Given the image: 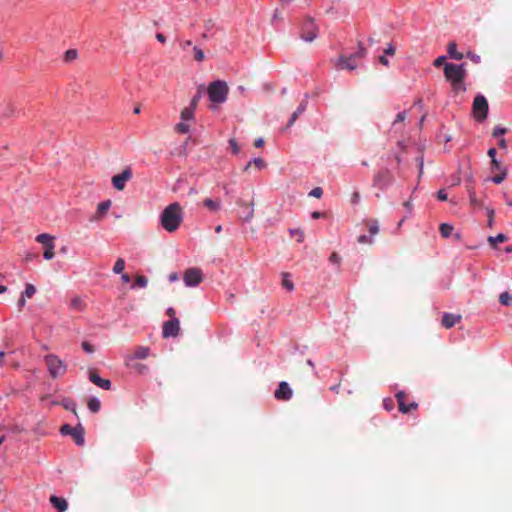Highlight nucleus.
Listing matches in <instances>:
<instances>
[{
	"instance_id": "46",
	"label": "nucleus",
	"mask_w": 512,
	"mask_h": 512,
	"mask_svg": "<svg viewBox=\"0 0 512 512\" xmlns=\"http://www.w3.org/2000/svg\"><path fill=\"white\" fill-rule=\"evenodd\" d=\"M450 83H451L452 89L455 92H459V91L464 92L466 90V87L464 86L463 82H450Z\"/></svg>"
},
{
	"instance_id": "32",
	"label": "nucleus",
	"mask_w": 512,
	"mask_h": 512,
	"mask_svg": "<svg viewBox=\"0 0 512 512\" xmlns=\"http://www.w3.org/2000/svg\"><path fill=\"white\" fill-rule=\"evenodd\" d=\"M181 119L184 120V121H187V120H192L194 118V109L191 108V107H185L182 111H181V115H180Z\"/></svg>"
},
{
	"instance_id": "40",
	"label": "nucleus",
	"mask_w": 512,
	"mask_h": 512,
	"mask_svg": "<svg viewBox=\"0 0 512 512\" xmlns=\"http://www.w3.org/2000/svg\"><path fill=\"white\" fill-rule=\"evenodd\" d=\"M54 247L55 245H48L45 247V250H44V253H43V257L46 259V260H50L54 257Z\"/></svg>"
},
{
	"instance_id": "50",
	"label": "nucleus",
	"mask_w": 512,
	"mask_h": 512,
	"mask_svg": "<svg viewBox=\"0 0 512 512\" xmlns=\"http://www.w3.org/2000/svg\"><path fill=\"white\" fill-rule=\"evenodd\" d=\"M322 194H323V190L320 187H316V188L312 189L309 193L310 196L315 197V198H320L322 196Z\"/></svg>"
},
{
	"instance_id": "60",
	"label": "nucleus",
	"mask_w": 512,
	"mask_h": 512,
	"mask_svg": "<svg viewBox=\"0 0 512 512\" xmlns=\"http://www.w3.org/2000/svg\"><path fill=\"white\" fill-rule=\"evenodd\" d=\"M360 200V194L359 192H354L351 196V203L352 204H357Z\"/></svg>"
},
{
	"instance_id": "43",
	"label": "nucleus",
	"mask_w": 512,
	"mask_h": 512,
	"mask_svg": "<svg viewBox=\"0 0 512 512\" xmlns=\"http://www.w3.org/2000/svg\"><path fill=\"white\" fill-rule=\"evenodd\" d=\"M63 407L66 409V410H70L72 411L75 415L77 414L76 413V404L74 401L72 400H65L63 402Z\"/></svg>"
},
{
	"instance_id": "1",
	"label": "nucleus",
	"mask_w": 512,
	"mask_h": 512,
	"mask_svg": "<svg viewBox=\"0 0 512 512\" xmlns=\"http://www.w3.org/2000/svg\"><path fill=\"white\" fill-rule=\"evenodd\" d=\"M183 221V212L179 203L174 202L168 205L160 216L162 227L167 232L176 231Z\"/></svg>"
},
{
	"instance_id": "17",
	"label": "nucleus",
	"mask_w": 512,
	"mask_h": 512,
	"mask_svg": "<svg viewBox=\"0 0 512 512\" xmlns=\"http://www.w3.org/2000/svg\"><path fill=\"white\" fill-rule=\"evenodd\" d=\"M237 204L240 207L244 208V214H245L244 215V220L245 221H250L253 218V216H254V210H253L254 203L253 202L246 203V202H244L242 200H239L237 202Z\"/></svg>"
},
{
	"instance_id": "53",
	"label": "nucleus",
	"mask_w": 512,
	"mask_h": 512,
	"mask_svg": "<svg viewBox=\"0 0 512 512\" xmlns=\"http://www.w3.org/2000/svg\"><path fill=\"white\" fill-rule=\"evenodd\" d=\"M82 348H83V350H84L85 352H87V353H93V352H94V347H93V345H91V344H90L89 342H87V341H84V342L82 343Z\"/></svg>"
},
{
	"instance_id": "10",
	"label": "nucleus",
	"mask_w": 512,
	"mask_h": 512,
	"mask_svg": "<svg viewBox=\"0 0 512 512\" xmlns=\"http://www.w3.org/2000/svg\"><path fill=\"white\" fill-rule=\"evenodd\" d=\"M395 397H396V400L398 403L399 411L404 414L409 413L418 408V404L416 402H411V403L407 404V402H406L407 395L403 391L398 392L395 395Z\"/></svg>"
},
{
	"instance_id": "21",
	"label": "nucleus",
	"mask_w": 512,
	"mask_h": 512,
	"mask_svg": "<svg viewBox=\"0 0 512 512\" xmlns=\"http://www.w3.org/2000/svg\"><path fill=\"white\" fill-rule=\"evenodd\" d=\"M35 240L38 243L43 244L45 247L48 246V245H53L54 244V242H53L54 237L51 236L50 234H47V233H42V234L37 235Z\"/></svg>"
},
{
	"instance_id": "11",
	"label": "nucleus",
	"mask_w": 512,
	"mask_h": 512,
	"mask_svg": "<svg viewBox=\"0 0 512 512\" xmlns=\"http://www.w3.org/2000/svg\"><path fill=\"white\" fill-rule=\"evenodd\" d=\"M132 178V172L130 168H126L122 173L114 175L112 177L113 186L122 191L125 188L126 182Z\"/></svg>"
},
{
	"instance_id": "30",
	"label": "nucleus",
	"mask_w": 512,
	"mask_h": 512,
	"mask_svg": "<svg viewBox=\"0 0 512 512\" xmlns=\"http://www.w3.org/2000/svg\"><path fill=\"white\" fill-rule=\"evenodd\" d=\"M439 230H440V234L442 235V237L448 238L451 236L454 228H453V226H451L447 223H442L439 227Z\"/></svg>"
},
{
	"instance_id": "44",
	"label": "nucleus",
	"mask_w": 512,
	"mask_h": 512,
	"mask_svg": "<svg viewBox=\"0 0 512 512\" xmlns=\"http://www.w3.org/2000/svg\"><path fill=\"white\" fill-rule=\"evenodd\" d=\"M175 129L179 133L186 134L189 132L190 127L188 124L181 122L176 125Z\"/></svg>"
},
{
	"instance_id": "5",
	"label": "nucleus",
	"mask_w": 512,
	"mask_h": 512,
	"mask_svg": "<svg viewBox=\"0 0 512 512\" xmlns=\"http://www.w3.org/2000/svg\"><path fill=\"white\" fill-rule=\"evenodd\" d=\"M466 74L463 64L446 63L444 65V76L449 82H464Z\"/></svg>"
},
{
	"instance_id": "16",
	"label": "nucleus",
	"mask_w": 512,
	"mask_h": 512,
	"mask_svg": "<svg viewBox=\"0 0 512 512\" xmlns=\"http://www.w3.org/2000/svg\"><path fill=\"white\" fill-rule=\"evenodd\" d=\"M460 320H461V315H456V314H452V313H444V315L442 317V325L445 328L450 329L455 324L460 322Z\"/></svg>"
},
{
	"instance_id": "64",
	"label": "nucleus",
	"mask_w": 512,
	"mask_h": 512,
	"mask_svg": "<svg viewBox=\"0 0 512 512\" xmlns=\"http://www.w3.org/2000/svg\"><path fill=\"white\" fill-rule=\"evenodd\" d=\"M264 145V139L263 138H257L255 141H254V146L256 148H260Z\"/></svg>"
},
{
	"instance_id": "20",
	"label": "nucleus",
	"mask_w": 512,
	"mask_h": 512,
	"mask_svg": "<svg viewBox=\"0 0 512 512\" xmlns=\"http://www.w3.org/2000/svg\"><path fill=\"white\" fill-rule=\"evenodd\" d=\"M111 206V201L106 200L98 204L97 212H96V219H101L106 212L109 210Z\"/></svg>"
},
{
	"instance_id": "61",
	"label": "nucleus",
	"mask_w": 512,
	"mask_h": 512,
	"mask_svg": "<svg viewBox=\"0 0 512 512\" xmlns=\"http://www.w3.org/2000/svg\"><path fill=\"white\" fill-rule=\"evenodd\" d=\"M291 233L294 235H297V239L299 242L303 241V238H304V234L301 230H292Z\"/></svg>"
},
{
	"instance_id": "62",
	"label": "nucleus",
	"mask_w": 512,
	"mask_h": 512,
	"mask_svg": "<svg viewBox=\"0 0 512 512\" xmlns=\"http://www.w3.org/2000/svg\"><path fill=\"white\" fill-rule=\"evenodd\" d=\"M25 304H26V299H25V297H23L21 295V297L18 299V302H17V306H18L19 310H22V308L25 306Z\"/></svg>"
},
{
	"instance_id": "22",
	"label": "nucleus",
	"mask_w": 512,
	"mask_h": 512,
	"mask_svg": "<svg viewBox=\"0 0 512 512\" xmlns=\"http://www.w3.org/2000/svg\"><path fill=\"white\" fill-rule=\"evenodd\" d=\"M17 116V109L14 104L7 103L2 111V117L4 118H10Z\"/></svg>"
},
{
	"instance_id": "42",
	"label": "nucleus",
	"mask_w": 512,
	"mask_h": 512,
	"mask_svg": "<svg viewBox=\"0 0 512 512\" xmlns=\"http://www.w3.org/2000/svg\"><path fill=\"white\" fill-rule=\"evenodd\" d=\"M147 283H148L147 278L142 276V275H138L135 278V285L138 286V287L144 288V287L147 286Z\"/></svg>"
},
{
	"instance_id": "28",
	"label": "nucleus",
	"mask_w": 512,
	"mask_h": 512,
	"mask_svg": "<svg viewBox=\"0 0 512 512\" xmlns=\"http://www.w3.org/2000/svg\"><path fill=\"white\" fill-rule=\"evenodd\" d=\"M306 109V103H301L297 110L291 115V118L288 122V126H292L296 119L299 117L300 114H302Z\"/></svg>"
},
{
	"instance_id": "51",
	"label": "nucleus",
	"mask_w": 512,
	"mask_h": 512,
	"mask_svg": "<svg viewBox=\"0 0 512 512\" xmlns=\"http://www.w3.org/2000/svg\"><path fill=\"white\" fill-rule=\"evenodd\" d=\"M200 98H201V94L200 93H197L192 99H191V102H190V105L189 107L193 108L194 110L196 109L199 101H200Z\"/></svg>"
},
{
	"instance_id": "57",
	"label": "nucleus",
	"mask_w": 512,
	"mask_h": 512,
	"mask_svg": "<svg viewBox=\"0 0 512 512\" xmlns=\"http://www.w3.org/2000/svg\"><path fill=\"white\" fill-rule=\"evenodd\" d=\"M437 199L440 201H446L447 200V193L444 190H439L437 192Z\"/></svg>"
},
{
	"instance_id": "37",
	"label": "nucleus",
	"mask_w": 512,
	"mask_h": 512,
	"mask_svg": "<svg viewBox=\"0 0 512 512\" xmlns=\"http://www.w3.org/2000/svg\"><path fill=\"white\" fill-rule=\"evenodd\" d=\"M469 201H470L471 206H473V207H481L482 206V203L476 197V193L474 190H469Z\"/></svg>"
},
{
	"instance_id": "4",
	"label": "nucleus",
	"mask_w": 512,
	"mask_h": 512,
	"mask_svg": "<svg viewBox=\"0 0 512 512\" xmlns=\"http://www.w3.org/2000/svg\"><path fill=\"white\" fill-rule=\"evenodd\" d=\"M45 363L52 378H58L67 371V365L54 354L47 355L45 357Z\"/></svg>"
},
{
	"instance_id": "41",
	"label": "nucleus",
	"mask_w": 512,
	"mask_h": 512,
	"mask_svg": "<svg viewBox=\"0 0 512 512\" xmlns=\"http://www.w3.org/2000/svg\"><path fill=\"white\" fill-rule=\"evenodd\" d=\"M132 369L137 372L138 374H144L148 371V367L141 363H136L132 365Z\"/></svg>"
},
{
	"instance_id": "38",
	"label": "nucleus",
	"mask_w": 512,
	"mask_h": 512,
	"mask_svg": "<svg viewBox=\"0 0 512 512\" xmlns=\"http://www.w3.org/2000/svg\"><path fill=\"white\" fill-rule=\"evenodd\" d=\"M36 293V288L32 284H27L22 296L25 298H32Z\"/></svg>"
},
{
	"instance_id": "2",
	"label": "nucleus",
	"mask_w": 512,
	"mask_h": 512,
	"mask_svg": "<svg viewBox=\"0 0 512 512\" xmlns=\"http://www.w3.org/2000/svg\"><path fill=\"white\" fill-rule=\"evenodd\" d=\"M207 92L213 103L220 104L226 101L229 88L225 81L217 80L209 84Z\"/></svg>"
},
{
	"instance_id": "45",
	"label": "nucleus",
	"mask_w": 512,
	"mask_h": 512,
	"mask_svg": "<svg viewBox=\"0 0 512 512\" xmlns=\"http://www.w3.org/2000/svg\"><path fill=\"white\" fill-rule=\"evenodd\" d=\"M194 58L196 61H203L204 59V52L202 49L198 47H194Z\"/></svg>"
},
{
	"instance_id": "26",
	"label": "nucleus",
	"mask_w": 512,
	"mask_h": 512,
	"mask_svg": "<svg viewBox=\"0 0 512 512\" xmlns=\"http://www.w3.org/2000/svg\"><path fill=\"white\" fill-rule=\"evenodd\" d=\"M368 231L371 235H376L379 232V225L376 219H370L365 222Z\"/></svg>"
},
{
	"instance_id": "55",
	"label": "nucleus",
	"mask_w": 512,
	"mask_h": 512,
	"mask_svg": "<svg viewBox=\"0 0 512 512\" xmlns=\"http://www.w3.org/2000/svg\"><path fill=\"white\" fill-rule=\"evenodd\" d=\"M329 260H330L331 263L339 264L340 261H341V257L336 252H333L331 254Z\"/></svg>"
},
{
	"instance_id": "35",
	"label": "nucleus",
	"mask_w": 512,
	"mask_h": 512,
	"mask_svg": "<svg viewBox=\"0 0 512 512\" xmlns=\"http://www.w3.org/2000/svg\"><path fill=\"white\" fill-rule=\"evenodd\" d=\"M500 173L493 176L492 177V181L495 183V184H500L502 183L506 176H507V168H503L501 171H499Z\"/></svg>"
},
{
	"instance_id": "31",
	"label": "nucleus",
	"mask_w": 512,
	"mask_h": 512,
	"mask_svg": "<svg viewBox=\"0 0 512 512\" xmlns=\"http://www.w3.org/2000/svg\"><path fill=\"white\" fill-rule=\"evenodd\" d=\"M507 239L508 238H507V236L505 234L500 233V234H498L495 237L490 236L488 238V242L490 243V245L492 247H496L497 243L505 242V241H507Z\"/></svg>"
},
{
	"instance_id": "13",
	"label": "nucleus",
	"mask_w": 512,
	"mask_h": 512,
	"mask_svg": "<svg viewBox=\"0 0 512 512\" xmlns=\"http://www.w3.org/2000/svg\"><path fill=\"white\" fill-rule=\"evenodd\" d=\"M293 391L289 387L288 383L282 381L279 383L278 388L276 389L274 396L277 400L288 401L292 398Z\"/></svg>"
},
{
	"instance_id": "48",
	"label": "nucleus",
	"mask_w": 512,
	"mask_h": 512,
	"mask_svg": "<svg viewBox=\"0 0 512 512\" xmlns=\"http://www.w3.org/2000/svg\"><path fill=\"white\" fill-rule=\"evenodd\" d=\"M507 132L506 128L496 126L492 132L493 137H499L501 135H504Z\"/></svg>"
},
{
	"instance_id": "33",
	"label": "nucleus",
	"mask_w": 512,
	"mask_h": 512,
	"mask_svg": "<svg viewBox=\"0 0 512 512\" xmlns=\"http://www.w3.org/2000/svg\"><path fill=\"white\" fill-rule=\"evenodd\" d=\"M290 275L289 273H283V279H282V286L288 290V291H292L294 289V284L293 282L290 280Z\"/></svg>"
},
{
	"instance_id": "27",
	"label": "nucleus",
	"mask_w": 512,
	"mask_h": 512,
	"mask_svg": "<svg viewBox=\"0 0 512 512\" xmlns=\"http://www.w3.org/2000/svg\"><path fill=\"white\" fill-rule=\"evenodd\" d=\"M254 165L257 169L261 170L263 168H265L266 166V163L264 162V160L262 158H255L253 159L252 161L248 162L247 165L245 166L244 168V171H247L251 165Z\"/></svg>"
},
{
	"instance_id": "14",
	"label": "nucleus",
	"mask_w": 512,
	"mask_h": 512,
	"mask_svg": "<svg viewBox=\"0 0 512 512\" xmlns=\"http://www.w3.org/2000/svg\"><path fill=\"white\" fill-rule=\"evenodd\" d=\"M89 379L93 384H95L96 386H98L104 390L111 389L110 380L101 378L95 369H91L89 371Z\"/></svg>"
},
{
	"instance_id": "7",
	"label": "nucleus",
	"mask_w": 512,
	"mask_h": 512,
	"mask_svg": "<svg viewBox=\"0 0 512 512\" xmlns=\"http://www.w3.org/2000/svg\"><path fill=\"white\" fill-rule=\"evenodd\" d=\"M394 181V176L388 168H382L373 177V186L383 191Z\"/></svg>"
},
{
	"instance_id": "6",
	"label": "nucleus",
	"mask_w": 512,
	"mask_h": 512,
	"mask_svg": "<svg viewBox=\"0 0 512 512\" xmlns=\"http://www.w3.org/2000/svg\"><path fill=\"white\" fill-rule=\"evenodd\" d=\"M488 109L489 105L486 98L481 94L477 95L472 105L474 118L479 122L484 121L487 118Z\"/></svg>"
},
{
	"instance_id": "59",
	"label": "nucleus",
	"mask_w": 512,
	"mask_h": 512,
	"mask_svg": "<svg viewBox=\"0 0 512 512\" xmlns=\"http://www.w3.org/2000/svg\"><path fill=\"white\" fill-rule=\"evenodd\" d=\"M488 214V226L491 227L493 225V217H494V211L492 209L487 210Z\"/></svg>"
},
{
	"instance_id": "58",
	"label": "nucleus",
	"mask_w": 512,
	"mask_h": 512,
	"mask_svg": "<svg viewBox=\"0 0 512 512\" xmlns=\"http://www.w3.org/2000/svg\"><path fill=\"white\" fill-rule=\"evenodd\" d=\"M492 168L498 171H501L504 167H502L497 159L491 160Z\"/></svg>"
},
{
	"instance_id": "36",
	"label": "nucleus",
	"mask_w": 512,
	"mask_h": 512,
	"mask_svg": "<svg viewBox=\"0 0 512 512\" xmlns=\"http://www.w3.org/2000/svg\"><path fill=\"white\" fill-rule=\"evenodd\" d=\"M125 269V261L124 259L122 258H119L115 264H114V267H113V272L115 274H120L123 272V270Z\"/></svg>"
},
{
	"instance_id": "56",
	"label": "nucleus",
	"mask_w": 512,
	"mask_h": 512,
	"mask_svg": "<svg viewBox=\"0 0 512 512\" xmlns=\"http://www.w3.org/2000/svg\"><path fill=\"white\" fill-rule=\"evenodd\" d=\"M385 55L393 56L395 54V47L392 44H389L388 47L384 50Z\"/></svg>"
},
{
	"instance_id": "47",
	"label": "nucleus",
	"mask_w": 512,
	"mask_h": 512,
	"mask_svg": "<svg viewBox=\"0 0 512 512\" xmlns=\"http://www.w3.org/2000/svg\"><path fill=\"white\" fill-rule=\"evenodd\" d=\"M77 57V51L74 49L67 50L65 53V59L66 61H72L76 59Z\"/></svg>"
},
{
	"instance_id": "52",
	"label": "nucleus",
	"mask_w": 512,
	"mask_h": 512,
	"mask_svg": "<svg viewBox=\"0 0 512 512\" xmlns=\"http://www.w3.org/2000/svg\"><path fill=\"white\" fill-rule=\"evenodd\" d=\"M229 144H230V146H231V148H232L233 153H234V154H238V153H239V151H240V147H239V145L237 144L236 140H235L234 138L230 139V140H229Z\"/></svg>"
},
{
	"instance_id": "3",
	"label": "nucleus",
	"mask_w": 512,
	"mask_h": 512,
	"mask_svg": "<svg viewBox=\"0 0 512 512\" xmlns=\"http://www.w3.org/2000/svg\"><path fill=\"white\" fill-rule=\"evenodd\" d=\"M319 34V27L314 19L306 16L301 24L299 37L305 42L312 43Z\"/></svg>"
},
{
	"instance_id": "9",
	"label": "nucleus",
	"mask_w": 512,
	"mask_h": 512,
	"mask_svg": "<svg viewBox=\"0 0 512 512\" xmlns=\"http://www.w3.org/2000/svg\"><path fill=\"white\" fill-rule=\"evenodd\" d=\"M183 281L186 286H197L203 281V273L198 268H189L184 272Z\"/></svg>"
},
{
	"instance_id": "23",
	"label": "nucleus",
	"mask_w": 512,
	"mask_h": 512,
	"mask_svg": "<svg viewBox=\"0 0 512 512\" xmlns=\"http://www.w3.org/2000/svg\"><path fill=\"white\" fill-rule=\"evenodd\" d=\"M150 349L148 347L139 346L134 350L133 357L136 359H145L149 356Z\"/></svg>"
},
{
	"instance_id": "49",
	"label": "nucleus",
	"mask_w": 512,
	"mask_h": 512,
	"mask_svg": "<svg viewBox=\"0 0 512 512\" xmlns=\"http://www.w3.org/2000/svg\"><path fill=\"white\" fill-rule=\"evenodd\" d=\"M357 241L358 243L360 244H372L373 243V240L372 238L366 236V235H360L358 238H357Z\"/></svg>"
},
{
	"instance_id": "29",
	"label": "nucleus",
	"mask_w": 512,
	"mask_h": 512,
	"mask_svg": "<svg viewBox=\"0 0 512 512\" xmlns=\"http://www.w3.org/2000/svg\"><path fill=\"white\" fill-rule=\"evenodd\" d=\"M87 406L91 412L97 413L100 410L101 403L97 398H90L88 400Z\"/></svg>"
},
{
	"instance_id": "34",
	"label": "nucleus",
	"mask_w": 512,
	"mask_h": 512,
	"mask_svg": "<svg viewBox=\"0 0 512 512\" xmlns=\"http://www.w3.org/2000/svg\"><path fill=\"white\" fill-rule=\"evenodd\" d=\"M499 302L504 306H511L512 296L508 292H503L499 296Z\"/></svg>"
},
{
	"instance_id": "39",
	"label": "nucleus",
	"mask_w": 512,
	"mask_h": 512,
	"mask_svg": "<svg viewBox=\"0 0 512 512\" xmlns=\"http://www.w3.org/2000/svg\"><path fill=\"white\" fill-rule=\"evenodd\" d=\"M367 54V50L366 48L363 46V44L361 42H358V51L354 54H352L351 56H354V59H357V58H364Z\"/></svg>"
},
{
	"instance_id": "15",
	"label": "nucleus",
	"mask_w": 512,
	"mask_h": 512,
	"mask_svg": "<svg viewBox=\"0 0 512 512\" xmlns=\"http://www.w3.org/2000/svg\"><path fill=\"white\" fill-rule=\"evenodd\" d=\"M338 67L340 69L354 70L357 67L356 59H354V56L341 55L339 57Z\"/></svg>"
},
{
	"instance_id": "12",
	"label": "nucleus",
	"mask_w": 512,
	"mask_h": 512,
	"mask_svg": "<svg viewBox=\"0 0 512 512\" xmlns=\"http://www.w3.org/2000/svg\"><path fill=\"white\" fill-rule=\"evenodd\" d=\"M180 330L179 320L177 318L171 319L169 321L164 322L163 324V337H176Z\"/></svg>"
},
{
	"instance_id": "54",
	"label": "nucleus",
	"mask_w": 512,
	"mask_h": 512,
	"mask_svg": "<svg viewBox=\"0 0 512 512\" xmlns=\"http://www.w3.org/2000/svg\"><path fill=\"white\" fill-rule=\"evenodd\" d=\"M406 119V112H399L394 120V125L399 122H403Z\"/></svg>"
},
{
	"instance_id": "18",
	"label": "nucleus",
	"mask_w": 512,
	"mask_h": 512,
	"mask_svg": "<svg viewBox=\"0 0 512 512\" xmlns=\"http://www.w3.org/2000/svg\"><path fill=\"white\" fill-rule=\"evenodd\" d=\"M50 502L56 509L59 510V512H64L68 508V503L64 498L52 495L50 497Z\"/></svg>"
},
{
	"instance_id": "8",
	"label": "nucleus",
	"mask_w": 512,
	"mask_h": 512,
	"mask_svg": "<svg viewBox=\"0 0 512 512\" xmlns=\"http://www.w3.org/2000/svg\"><path fill=\"white\" fill-rule=\"evenodd\" d=\"M60 432L62 435H71L77 445L81 446L84 444V430L81 425L71 427L70 425L65 424L60 428Z\"/></svg>"
},
{
	"instance_id": "25",
	"label": "nucleus",
	"mask_w": 512,
	"mask_h": 512,
	"mask_svg": "<svg viewBox=\"0 0 512 512\" xmlns=\"http://www.w3.org/2000/svg\"><path fill=\"white\" fill-rule=\"evenodd\" d=\"M204 206L209 209L212 212H217L221 208L220 201L218 200H212V199H205L203 201Z\"/></svg>"
},
{
	"instance_id": "24",
	"label": "nucleus",
	"mask_w": 512,
	"mask_h": 512,
	"mask_svg": "<svg viewBox=\"0 0 512 512\" xmlns=\"http://www.w3.org/2000/svg\"><path fill=\"white\" fill-rule=\"evenodd\" d=\"M70 307L76 311H83L85 308V303L82 298L75 296L71 299Z\"/></svg>"
},
{
	"instance_id": "63",
	"label": "nucleus",
	"mask_w": 512,
	"mask_h": 512,
	"mask_svg": "<svg viewBox=\"0 0 512 512\" xmlns=\"http://www.w3.org/2000/svg\"><path fill=\"white\" fill-rule=\"evenodd\" d=\"M444 61H445V57L444 56H440L437 59H435L434 66L435 67H440L444 63Z\"/></svg>"
},
{
	"instance_id": "19",
	"label": "nucleus",
	"mask_w": 512,
	"mask_h": 512,
	"mask_svg": "<svg viewBox=\"0 0 512 512\" xmlns=\"http://www.w3.org/2000/svg\"><path fill=\"white\" fill-rule=\"evenodd\" d=\"M447 52L449 57L455 60H461L464 57L462 53L458 52L457 44L454 41L448 43Z\"/></svg>"
}]
</instances>
